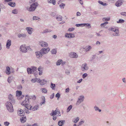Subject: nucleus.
<instances>
[{
	"instance_id": "nucleus-1",
	"label": "nucleus",
	"mask_w": 126,
	"mask_h": 126,
	"mask_svg": "<svg viewBox=\"0 0 126 126\" xmlns=\"http://www.w3.org/2000/svg\"><path fill=\"white\" fill-rule=\"evenodd\" d=\"M38 5V4L37 2H36L31 5L30 7H26V9L29 11H33L35 10Z\"/></svg>"
},
{
	"instance_id": "nucleus-2",
	"label": "nucleus",
	"mask_w": 126,
	"mask_h": 126,
	"mask_svg": "<svg viewBox=\"0 0 126 126\" xmlns=\"http://www.w3.org/2000/svg\"><path fill=\"white\" fill-rule=\"evenodd\" d=\"M12 103L9 101L5 103L6 107L8 110L10 112H13L14 111Z\"/></svg>"
},
{
	"instance_id": "nucleus-3",
	"label": "nucleus",
	"mask_w": 126,
	"mask_h": 126,
	"mask_svg": "<svg viewBox=\"0 0 126 126\" xmlns=\"http://www.w3.org/2000/svg\"><path fill=\"white\" fill-rule=\"evenodd\" d=\"M84 99V97L83 95H81L79 96L78 100L76 103V105H79L82 102Z\"/></svg>"
},
{
	"instance_id": "nucleus-4",
	"label": "nucleus",
	"mask_w": 126,
	"mask_h": 126,
	"mask_svg": "<svg viewBox=\"0 0 126 126\" xmlns=\"http://www.w3.org/2000/svg\"><path fill=\"white\" fill-rule=\"evenodd\" d=\"M29 96L28 95H26L25 97V100L22 101L21 103L22 105L24 106L25 107L26 105H27V104H29Z\"/></svg>"
},
{
	"instance_id": "nucleus-5",
	"label": "nucleus",
	"mask_w": 126,
	"mask_h": 126,
	"mask_svg": "<svg viewBox=\"0 0 126 126\" xmlns=\"http://www.w3.org/2000/svg\"><path fill=\"white\" fill-rule=\"evenodd\" d=\"M50 50V48L49 47H47L46 48H42L40 51L41 53L43 55L47 53Z\"/></svg>"
},
{
	"instance_id": "nucleus-6",
	"label": "nucleus",
	"mask_w": 126,
	"mask_h": 126,
	"mask_svg": "<svg viewBox=\"0 0 126 126\" xmlns=\"http://www.w3.org/2000/svg\"><path fill=\"white\" fill-rule=\"evenodd\" d=\"M27 47H26L25 45H22L21 46L20 50V51L23 53H26L27 51Z\"/></svg>"
},
{
	"instance_id": "nucleus-7",
	"label": "nucleus",
	"mask_w": 126,
	"mask_h": 126,
	"mask_svg": "<svg viewBox=\"0 0 126 126\" xmlns=\"http://www.w3.org/2000/svg\"><path fill=\"white\" fill-rule=\"evenodd\" d=\"M88 69V66L87 65V64L86 63L83 64L81 67V69L82 71L87 70Z\"/></svg>"
},
{
	"instance_id": "nucleus-8",
	"label": "nucleus",
	"mask_w": 126,
	"mask_h": 126,
	"mask_svg": "<svg viewBox=\"0 0 126 126\" xmlns=\"http://www.w3.org/2000/svg\"><path fill=\"white\" fill-rule=\"evenodd\" d=\"M123 0H118L115 3V5L117 7L120 6L124 2Z\"/></svg>"
},
{
	"instance_id": "nucleus-9",
	"label": "nucleus",
	"mask_w": 126,
	"mask_h": 126,
	"mask_svg": "<svg viewBox=\"0 0 126 126\" xmlns=\"http://www.w3.org/2000/svg\"><path fill=\"white\" fill-rule=\"evenodd\" d=\"M65 37L68 38H74L75 36L74 34L72 33H66L65 35Z\"/></svg>"
},
{
	"instance_id": "nucleus-10",
	"label": "nucleus",
	"mask_w": 126,
	"mask_h": 126,
	"mask_svg": "<svg viewBox=\"0 0 126 126\" xmlns=\"http://www.w3.org/2000/svg\"><path fill=\"white\" fill-rule=\"evenodd\" d=\"M39 45L42 47H47L48 46L47 43L44 41L40 42Z\"/></svg>"
},
{
	"instance_id": "nucleus-11",
	"label": "nucleus",
	"mask_w": 126,
	"mask_h": 126,
	"mask_svg": "<svg viewBox=\"0 0 126 126\" xmlns=\"http://www.w3.org/2000/svg\"><path fill=\"white\" fill-rule=\"evenodd\" d=\"M26 30L27 31L28 33L30 34H31L32 33V32L33 31V29L30 27H27L26 29Z\"/></svg>"
},
{
	"instance_id": "nucleus-12",
	"label": "nucleus",
	"mask_w": 126,
	"mask_h": 126,
	"mask_svg": "<svg viewBox=\"0 0 126 126\" xmlns=\"http://www.w3.org/2000/svg\"><path fill=\"white\" fill-rule=\"evenodd\" d=\"M11 45V41L10 39H8L7 40L6 45V48L7 49L10 48V46Z\"/></svg>"
},
{
	"instance_id": "nucleus-13",
	"label": "nucleus",
	"mask_w": 126,
	"mask_h": 126,
	"mask_svg": "<svg viewBox=\"0 0 126 126\" xmlns=\"http://www.w3.org/2000/svg\"><path fill=\"white\" fill-rule=\"evenodd\" d=\"M35 54L37 58L38 59L41 58L43 56L40 51L36 52Z\"/></svg>"
},
{
	"instance_id": "nucleus-14",
	"label": "nucleus",
	"mask_w": 126,
	"mask_h": 126,
	"mask_svg": "<svg viewBox=\"0 0 126 126\" xmlns=\"http://www.w3.org/2000/svg\"><path fill=\"white\" fill-rule=\"evenodd\" d=\"M25 114V112L23 110L21 109H19L17 111V114L18 115L22 116H23Z\"/></svg>"
},
{
	"instance_id": "nucleus-15",
	"label": "nucleus",
	"mask_w": 126,
	"mask_h": 126,
	"mask_svg": "<svg viewBox=\"0 0 126 126\" xmlns=\"http://www.w3.org/2000/svg\"><path fill=\"white\" fill-rule=\"evenodd\" d=\"M46 81L45 80L42 79L40 80V79H38L37 81V82L39 83L41 85H43L46 83Z\"/></svg>"
},
{
	"instance_id": "nucleus-16",
	"label": "nucleus",
	"mask_w": 126,
	"mask_h": 126,
	"mask_svg": "<svg viewBox=\"0 0 126 126\" xmlns=\"http://www.w3.org/2000/svg\"><path fill=\"white\" fill-rule=\"evenodd\" d=\"M57 109H56L55 110H52V111L50 113V115L52 116L55 115L56 114H58Z\"/></svg>"
},
{
	"instance_id": "nucleus-17",
	"label": "nucleus",
	"mask_w": 126,
	"mask_h": 126,
	"mask_svg": "<svg viewBox=\"0 0 126 126\" xmlns=\"http://www.w3.org/2000/svg\"><path fill=\"white\" fill-rule=\"evenodd\" d=\"M92 47L89 45L87 46L85 48H83L84 49H85L86 52L90 51L92 49Z\"/></svg>"
},
{
	"instance_id": "nucleus-18",
	"label": "nucleus",
	"mask_w": 126,
	"mask_h": 126,
	"mask_svg": "<svg viewBox=\"0 0 126 126\" xmlns=\"http://www.w3.org/2000/svg\"><path fill=\"white\" fill-rule=\"evenodd\" d=\"M8 98L10 102L12 103L14 102L15 100L12 95L11 94H9L8 96Z\"/></svg>"
},
{
	"instance_id": "nucleus-19",
	"label": "nucleus",
	"mask_w": 126,
	"mask_h": 126,
	"mask_svg": "<svg viewBox=\"0 0 126 126\" xmlns=\"http://www.w3.org/2000/svg\"><path fill=\"white\" fill-rule=\"evenodd\" d=\"M27 36V35L25 33H19L17 35V37L18 38L21 37L23 38H25Z\"/></svg>"
},
{
	"instance_id": "nucleus-20",
	"label": "nucleus",
	"mask_w": 126,
	"mask_h": 126,
	"mask_svg": "<svg viewBox=\"0 0 126 126\" xmlns=\"http://www.w3.org/2000/svg\"><path fill=\"white\" fill-rule=\"evenodd\" d=\"M70 56L71 58H77L78 56L76 53L73 52L70 54Z\"/></svg>"
},
{
	"instance_id": "nucleus-21",
	"label": "nucleus",
	"mask_w": 126,
	"mask_h": 126,
	"mask_svg": "<svg viewBox=\"0 0 126 126\" xmlns=\"http://www.w3.org/2000/svg\"><path fill=\"white\" fill-rule=\"evenodd\" d=\"M56 19L58 21H61L62 20V16L57 15L56 16Z\"/></svg>"
},
{
	"instance_id": "nucleus-22",
	"label": "nucleus",
	"mask_w": 126,
	"mask_h": 126,
	"mask_svg": "<svg viewBox=\"0 0 126 126\" xmlns=\"http://www.w3.org/2000/svg\"><path fill=\"white\" fill-rule=\"evenodd\" d=\"M27 72L29 74H31L33 73L32 68H28L27 69Z\"/></svg>"
},
{
	"instance_id": "nucleus-23",
	"label": "nucleus",
	"mask_w": 126,
	"mask_h": 126,
	"mask_svg": "<svg viewBox=\"0 0 126 126\" xmlns=\"http://www.w3.org/2000/svg\"><path fill=\"white\" fill-rule=\"evenodd\" d=\"M6 73L7 75H9L11 73L10 71V69L9 66H7L6 67Z\"/></svg>"
},
{
	"instance_id": "nucleus-24",
	"label": "nucleus",
	"mask_w": 126,
	"mask_h": 126,
	"mask_svg": "<svg viewBox=\"0 0 126 126\" xmlns=\"http://www.w3.org/2000/svg\"><path fill=\"white\" fill-rule=\"evenodd\" d=\"M65 123V120H61L58 121V125L60 126H63V124Z\"/></svg>"
},
{
	"instance_id": "nucleus-25",
	"label": "nucleus",
	"mask_w": 126,
	"mask_h": 126,
	"mask_svg": "<svg viewBox=\"0 0 126 126\" xmlns=\"http://www.w3.org/2000/svg\"><path fill=\"white\" fill-rule=\"evenodd\" d=\"M22 94V92L20 91H17L16 92V96L17 97L20 96Z\"/></svg>"
},
{
	"instance_id": "nucleus-26",
	"label": "nucleus",
	"mask_w": 126,
	"mask_h": 126,
	"mask_svg": "<svg viewBox=\"0 0 126 126\" xmlns=\"http://www.w3.org/2000/svg\"><path fill=\"white\" fill-rule=\"evenodd\" d=\"M113 35L114 36H119L120 35L118 29L114 32L113 33Z\"/></svg>"
},
{
	"instance_id": "nucleus-27",
	"label": "nucleus",
	"mask_w": 126,
	"mask_h": 126,
	"mask_svg": "<svg viewBox=\"0 0 126 126\" xmlns=\"http://www.w3.org/2000/svg\"><path fill=\"white\" fill-rule=\"evenodd\" d=\"M26 118L25 116H23L22 118H20V120L21 122L22 123H24L26 121Z\"/></svg>"
},
{
	"instance_id": "nucleus-28",
	"label": "nucleus",
	"mask_w": 126,
	"mask_h": 126,
	"mask_svg": "<svg viewBox=\"0 0 126 126\" xmlns=\"http://www.w3.org/2000/svg\"><path fill=\"white\" fill-rule=\"evenodd\" d=\"M47 1L48 3H52L54 5L56 4V1L55 0H48Z\"/></svg>"
},
{
	"instance_id": "nucleus-29",
	"label": "nucleus",
	"mask_w": 126,
	"mask_h": 126,
	"mask_svg": "<svg viewBox=\"0 0 126 126\" xmlns=\"http://www.w3.org/2000/svg\"><path fill=\"white\" fill-rule=\"evenodd\" d=\"M8 4L10 6L13 7H14L16 5L15 3V2H9Z\"/></svg>"
},
{
	"instance_id": "nucleus-30",
	"label": "nucleus",
	"mask_w": 126,
	"mask_h": 126,
	"mask_svg": "<svg viewBox=\"0 0 126 126\" xmlns=\"http://www.w3.org/2000/svg\"><path fill=\"white\" fill-rule=\"evenodd\" d=\"M38 108V105H36L34 107L32 108V110L33 111L37 110Z\"/></svg>"
},
{
	"instance_id": "nucleus-31",
	"label": "nucleus",
	"mask_w": 126,
	"mask_h": 126,
	"mask_svg": "<svg viewBox=\"0 0 126 126\" xmlns=\"http://www.w3.org/2000/svg\"><path fill=\"white\" fill-rule=\"evenodd\" d=\"M25 107L28 109L32 110V106H31L29 104L26 105Z\"/></svg>"
},
{
	"instance_id": "nucleus-32",
	"label": "nucleus",
	"mask_w": 126,
	"mask_h": 126,
	"mask_svg": "<svg viewBox=\"0 0 126 126\" xmlns=\"http://www.w3.org/2000/svg\"><path fill=\"white\" fill-rule=\"evenodd\" d=\"M63 62V61L61 60H59L56 62V65H60Z\"/></svg>"
},
{
	"instance_id": "nucleus-33",
	"label": "nucleus",
	"mask_w": 126,
	"mask_h": 126,
	"mask_svg": "<svg viewBox=\"0 0 126 126\" xmlns=\"http://www.w3.org/2000/svg\"><path fill=\"white\" fill-rule=\"evenodd\" d=\"M98 2L100 4L103 6H106L107 5V4L105 3H104L101 1H98Z\"/></svg>"
},
{
	"instance_id": "nucleus-34",
	"label": "nucleus",
	"mask_w": 126,
	"mask_h": 126,
	"mask_svg": "<svg viewBox=\"0 0 126 126\" xmlns=\"http://www.w3.org/2000/svg\"><path fill=\"white\" fill-rule=\"evenodd\" d=\"M42 98L43 100V102H41L40 103V104L41 106L43 104H45L46 102L44 96H42Z\"/></svg>"
},
{
	"instance_id": "nucleus-35",
	"label": "nucleus",
	"mask_w": 126,
	"mask_h": 126,
	"mask_svg": "<svg viewBox=\"0 0 126 126\" xmlns=\"http://www.w3.org/2000/svg\"><path fill=\"white\" fill-rule=\"evenodd\" d=\"M94 109L95 111H98L99 112H101V110L99 109L98 107H97L96 106H95L94 107Z\"/></svg>"
},
{
	"instance_id": "nucleus-36",
	"label": "nucleus",
	"mask_w": 126,
	"mask_h": 126,
	"mask_svg": "<svg viewBox=\"0 0 126 126\" xmlns=\"http://www.w3.org/2000/svg\"><path fill=\"white\" fill-rule=\"evenodd\" d=\"M38 79L37 78H35L31 79V81L32 83H35L36 82H37Z\"/></svg>"
},
{
	"instance_id": "nucleus-37",
	"label": "nucleus",
	"mask_w": 126,
	"mask_h": 126,
	"mask_svg": "<svg viewBox=\"0 0 126 126\" xmlns=\"http://www.w3.org/2000/svg\"><path fill=\"white\" fill-rule=\"evenodd\" d=\"M31 68H32L33 73L35 71H36L37 70V68L36 67L34 66H31Z\"/></svg>"
},
{
	"instance_id": "nucleus-38",
	"label": "nucleus",
	"mask_w": 126,
	"mask_h": 126,
	"mask_svg": "<svg viewBox=\"0 0 126 126\" xmlns=\"http://www.w3.org/2000/svg\"><path fill=\"white\" fill-rule=\"evenodd\" d=\"M65 6V4L62 3L60 4L59 5V6L61 9H64V7Z\"/></svg>"
},
{
	"instance_id": "nucleus-39",
	"label": "nucleus",
	"mask_w": 126,
	"mask_h": 126,
	"mask_svg": "<svg viewBox=\"0 0 126 126\" xmlns=\"http://www.w3.org/2000/svg\"><path fill=\"white\" fill-rule=\"evenodd\" d=\"M41 90L42 91L43 93H46L47 92V89L45 88H41Z\"/></svg>"
},
{
	"instance_id": "nucleus-40",
	"label": "nucleus",
	"mask_w": 126,
	"mask_h": 126,
	"mask_svg": "<svg viewBox=\"0 0 126 126\" xmlns=\"http://www.w3.org/2000/svg\"><path fill=\"white\" fill-rule=\"evenodd\" d=\"M51 31H50V30H49L47 29H46L44 30L41 33H42L43 34V33H46L47 32H50Z\"/></svg>"
},
{
	"instance_id": "nucleus-41",
	"label": "nucleus",
	"mask_w": 126,
	"mask_h": 126,
	"mask_svg": "<svg viewBox=\"0 0 126 126\" xmlns=\"http://www.w3.org/2000/svg\"><path fill=\"white\" fill-rule=\"evenodd\" d=\"M87 26L88 27V28H91V26L90 25V24L89 23H84V25H83V26Z\"/></svg>"
},
{
	"instance_id": "nucleus-42",
	"label": "nucleus",
	"mask_w": 126,
	"mask_h": 126,
	"mask_svg": "<svg viewBox=\"0 0 126 126\" xmlns=\"http://www.w3.org/2000/svg\"><path fill=\"white\" fill-rule=\"evenodd\" d=\"M72 106L71 105L69 106L67 108V112H69L70 110L72 109Z\"/></svg>"
},
{
	"instance_id": "nucleus-43",
	"label": "nucleus",
	"mask_w": 126,
	"mask_h": 126,
	"mask_svg": "<svg viewBox=\"0 0 126 126\" xmlns=\"http://www.w3.org/2000/svg\"><path fill=\"white\" fill-rule=\"evenodd\" d=\"M124 20L122 19H120L119 21L117 22L118 23H122L124 22Z\"/></svg>"
},
{
	"instance_id": "nucleus-44",
	"label": "nucleus",
	"mask_w": 126,
	"mask_h": 126,
	"mask_svg": "<svg viewBox=\"0 0 126 126\" xmlns=\"http://www.w3.org/2000/svg\"><path fill=\"white\" fill-rule=\"evenodd\" d=\"M12 13L14 14H16L18 13L17 10L16 9L13 10L12 11Z\"/></svg>"
},
{
	"instance_id": "nucleus-45",
	"label": "nucleus",
	"mask_w": 126,
	"mask_h": 126,
	"mask_svg": "<svg viewBox=\"0 0 126 126\" xmlns=\"http://www.w3.org/2000/svg\"><path fill=\"white\" fill-rule=\"evenodd\" d=\"M40 19V18H39V17L36 16H34L33 17V20H38L39 19Z\"/></svg>"
},
{
	"instance_id": "nucleus-46",
	"label": "nucleus",
	"mask_w": 126,
	"mask_h": 126,
	"mask_svg": "<svg viewBox=\"0 0 126 126\" xmlns=\"http://www.w3.org/2000/svg\"><path fill=\"white\" fill-rule=\"evenodd\" d=\"M51 85L50 86V87L51 88H52V89L53 90L54 89V87H55V84H53L52 83H51Z\"/></svg>"
},
{
	"instance_id": "nucleus-47",
	"label": "nucleus",
	"mask_w": 126,
	"mask_h": 126,
	"mask_svg": "<svg viewBox=\"0 0 126 126\" xmlns=\"http://www.w3.org/2000/svg\"><path fill=\"white\" fill-rule=\"evenodd\" d=\"M56 50L55 49H53L51 51V52L52 54H55L56 53Z\"/></svg>"
},
{
	"instance_id": "nucleus-48",
	"label": "nucleus",
	"mask_w": 126,
	"mask_h": 126,
	"mask_svg": "<svg viewBox=\"0 0 126 126\" xmlns=\"http://www.w3.org/2000/svg\"><path fill=\"white\" fill-rule=\"evenodd\" d=\"M50 15L52 17H55V16H56V14L55 12H52L50 13Z\"/></svg>"
},
{
	"instance_id": "nucleus-49",
	"label": "nucleus",
	"mask_w": 126,
	"mask_h": 126,
	"mask_svg": "<svg viewBox=\"0 0 126 126\" xmlns=\"http://www.w3.org/2000/svg\"><path fill=\"white\" fill-rule=\"evenodd\" d=\"M84 120H81V121L78 124L79 125L81 126L84 123Z\"/></svg>"
},
{
	"instance_id": "nucleus-50",
	"label": "nucleus",
	"mask_w": 126,
	"mask_h": 126,
	"mask_svg": "<svg viewBox=\"0 0 126 126\" xmlns=\"http://www.w3.org/2000/svg\"><path fill=\"white\" fill-rule=\"evenodd\" d=\"M108 23V22H106L103 23L101 24L100 25L102 27L105 26L106 25V24H107Z\"/></svg>"
},
{
	"instance_id": "nucleus-51",
	"label": "nucleus",
	"mask_w": 126,
	"mask_h": 126,
	"mask_svg": "<svg viewBox=\"0 0 126 126\" xmlns=\"http://www.w3.org/2000/svg\"><path fill=\"white\" fill-rule=\"evenodd\" d=\"M60 94L59 93H58L55 95V97H56L57 98V100H58L59 99V98L60 97Z\"/></svg>"
},
{
	"instance_id": "nucleus-52",
	"label": "nucleus",
	"mask_w": 126,
	"mask_h": 126,
	"mask_svg": "<svg viewBox=\"0 0 126 126\" xmlns=\"http://www.w3.org/2000/svg\"><path fill=\"white\" fill-rule=\"evenodd\" d=\"M79 120V117H77L75 119L74 122L75 123H76L78 122Z\"/></svg>"
},
{
	"instance_id": "nucleus-53",
	"label": "nucleus",
	"mask_w": 126,
	"mask_h": 126,
	"mask_svg": "<svg viewBox=\"0 0 126 126\" xmlns=\"http://www.w3.org/2000/svg\"><path fill=\"white\" fill-rule=\"evenodd\" d=\"M65 73L67 75H69L70 74V70L66 69L65 71Z\"/></svg>"
},
{
	"instance_id": "nucleus-54",
	"label": "nucleus",
	"mask_w": 126,
	"mask_h": 126,
	"mask_svg": "<svg viewBox=\"0 0 126 126\" xmlns=\"http://www.w3.org/2000/svg\"><path fill=\"white\" fill-rule=\"evenodd\" d=\"M88 76L87 74L86 73H84L82 75V78L83 79H85L86 77Z\"/></svg>"
},
{
	"instance_id": "nucleus-55",
	"label": "nucleus",
	"mask_w": 126,
	"mask_h": 126,
	"mask_svg": "<svg viewBox=\"0 0 126 126\" xmlns=\"http://www.w3.org/2000/svg\"><path fill=\"white\" fill-rule=\"evenodd\" d=\"M117 28H116L115 27H111L110 28V30L113 32V31H114L115 30V29H116Z\"/></svg>"
},
{
	"instance_id": "nucleus-56",
	"label": "nucleus",
	"mask_w": 126,
	"mask_h": 126,
	"mask_svg": "<svg viewBox=\"0 0 126 126\" xmlns=\"http://www.w3.org/2000/svg\"><path fill=\"white\" fill-rule=\"evenodd\" d=\"M4 124L5 126H8L9 124V123L7 122H5L4 123Z\"/></svg>"
},
{
	"instance_id": "nucleus-57",
	"label": "nucleus",
	"mask_w": 126,
	"mask_h": 126,
	"mask_svg": "<svg viewBox=\"0 0 126 126\" xmlns=\"http://www.w3.org/2000/svg\"><path fill=\"white\" fill-rule=\"evenodd\" d=\"M121 15L123 16H126V12H121Z\"/></svg>"
},
{
	"instance_id": "nucleus-58",
	"label": "nucleus",
	"mask_w": 126,
	"mask_h": 126,
	"mask_svg": "<svg viewBox=\"0 0 126 126\" xmlns=\"http://www.w3.org/2000/svg\"><path fill=\"white\" fill-rule=\"evenodd\" d=\"M31 98L34 100H35L36 99V96L34 95H33L31 96Z\"/></svg>"
},
{
	"instance_id": "nucleus-59",
	"label": "nucleus",
	"mask_w": 126,
	"mask_h": 126,
	"mask_svg": "<svg viewBox=\"0 0 126 126\" xmlns=\"http://www.w3.org/2000/svg\"><path fill=\"white\" fill-rule=\"evenodd\" d=\"M104 19L105 20L107 21H109L110 19V17L109 18H103V20H104Z\"/></svg>"
},
{
	"instance_id": "nucleus-60",
	"label": "nucleus",
	"mask_w": 126,
	"mask_h": 126,
	"mask_svg": "<svg viewBox=\"0 0 126 126\" xmlns=\"http://www.w3.org/2000/svg\"><path fill=\"white\" fill-rule=\"evenodd\" d=\"M74 28H69L68 29V31H74Z\"/></svg>"
},
{
	"instance_id": "nucleus-61",
	"label": "nucleus",
	"mask_w": 126,
	"mask_h": 126,
	"mask_svg": "<svg viewBox=\"0 0 126 126\" xmlns=\"http://www.w3.org/2000/svg\"><path fill=\"white\" fill-rule=\"evenodd\" d=\"M12 81V79H11V77H8V81L9 83H10Z\"/></svg>"
},
{
	"instance_id": "nucleus-62",
	"label": "nucleus",
	"mask_w": 126,
	"mask_h": 126,
	"mask_svg": "<svg viewBox=\"0 0 126 126\" xmlns=\"http://www.w3.org/2000/svg\"><path fill=\"white\" fill-rule=\"evenodd\" d=\"M38 70L39 71H42V68L41 66H40L38 68Z\"/></svg>"
},
{
	"instance_id": "nucleus-63",
	"label": "nucleus",
	"mask_w": 126,
	"mask_h": 126,
	"mask_svg": "<svg viewBox=\"0 0 126 126\" xmlns=\"http://www.w3.org/2000/svg\"><path fill=\"white\" fill-rule=\"evenodd\" d=\"M57 111H58V114H57V116H60L61 115V114H60V110H57Z\"/></svg>"
},
{
	"instance_id": "nucleus-64",
	"label": "nucleus",
	"mask_w": 126,
	"mask_h": 126,
	"mask_svg": "<svg viewBox=\"0 0 126 126\" xmlns=\"http://www.w3.org/2000/svg\"><path fill=\"white\" fill-rule=\"evenodd\" d=\"M54 96V93H53L50 96V98L51 99H53Z\"/></svg>"
}]
</instances>
